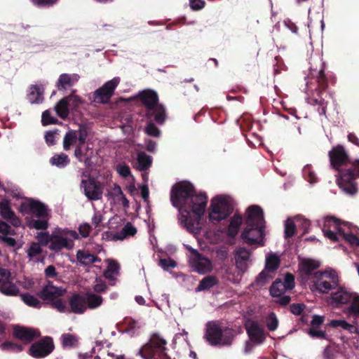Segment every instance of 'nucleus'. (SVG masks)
<instances>
[{"mask_svg":"<svg viewBox=\"0 0 359 359\" xmlns=\"http://www.w3.org/2000/svg\"><path fill=\"white\" fill-rule=\"evenodd\" d=\"M269 273L270 272H268L266 269H264L257 277L255 280V285L261 287L268 283L272 278V276H271ZM254 286L255 283H252L250 285V287Z\"/></svg>","mask_w":359,"mask_h":359,"instance_id":"47","label":"nucleus"},{"mask_svg":"<svg viewBox=\"0 0 359 359\" xmlns=\"http://www.w3.org/2000/svg\"><path fill=\"white\" fill-rule=\"evenodd\" d=\"M266 325L270 331H274L278 326V320L275 313L271 312L266 318Z\"/></svg>","mask_w":359,"mask_h":359,"instance_id":"52","label":"nucleus"},{"mask_svg":"<svg viewBox=\"0 0 359 359\" xmlns=\"http://www.w3.org/2000/svg\"><path fill=\"white\" fill-rule=\"evenodd\" d=\"M320 267L319 262L312 259H303L299 264V269L304 279L309 280L310 276L313 278V271Z\"/></svg>","mask_w":359,"mask_h":359,"instance_id":"19","label":"nucleus"},{"mask_svg":"<svg viewBox=\"0 0 359 359\" xmlns=\"http://www.w3.org/2000/svg\"><path fill=\"white\" fill-rule=\"evenodd\" d=\"M81 189H83L84 195L88 200L98 201L102 197L103 190L100 183L93 178L82 180Z\"/></svg>","mask_w":359,"mask_h":359,"instance_id":"13","label":"nucleus"},{"mask_svg":"<svg viewBox=\"0 0 359 359\" xmlns=\"http://www.w3.org/2000/svg\"><path fill=\"white\" fill-rule=\"evenodd\" d=\"M52 165L59 168H65L69 163V157L67 154L61 153L54 155L50 161Z\"/></svg>","mask_w":359,"mask_h":359,"instance_id":"44","label":"nucleus"},{"mask_svg":"<svg viewBox=\"0 0 359 359\" xmlns=\"http://www.w3.org/2000/svg\"><path fill=\"white\" fill-rule=\"evenodd\" d=\"M78 238L75 231L58 229L52 233V241L48 246L50 250L58 252L63 248L72 249L74 241Z\"/></svg>","mask_w":359,"mask_h":359,"instance_id":"7","label":"nucleus"},{"mask_svg":"<svg viewBox=\"0 0 359 359\" xmlns=\"http://www.w3.org/2000/svg\"><path fill=\"white\" fill-rule=\"evenodd\" d=\"M43 93L42 86H31L27 93V99L31 104H40L43 100Z\"/></svg>","mask_w":359,"mask_h":359,"instance_id":"29","label":"nucleus"},{"mask_svg":"<svg viewBox=\"0 0 359 359\" xmlns=\"http://www.w3.org/2000/svg\"><path fill=\"white\" fill-rule=\"evenodd\" d=\"M193 185L189 182L175 184L172 189L170 199L172 205L179 209H183L195 193Z\"/></svg>","mask_w":359,"mask_h":359,"instance_id":"8","label":"nucleus"},{"mask_svg":"<svg viewBox=\"0 0 359 359\" xmlns=\"http://www.w3.org/2000/svg\"><path fill=\"white\" fill-rule=\"evenodd\" d=\"M116 170L121 177L125 178L130 175L129 166L124 163L117 165Z\"/></svg>","mask_w":359,"mask_h":359,"instance_id":"62","label":"nucleus"},{"mask_svg":"<svg viewBox=\"0 0 359 359\" xmlns=\"http://www.w3.org/2000/svg\"><path fill=\"white\" fill-rule=\"evenodd\" d=\"M330 165L338 171L337 183L346 193L357 191L355 180L359 177V159L351 160L344 146L337 144L329 151Z\"/></svg>","mask_w":359,"mask_h":359,"instance_id":"1","label":"nucleus"},{"mask_svg":"<svg viewBox=\"0 0 359 359\" xmlns=\"http://www.w3.org/2000/svg\"><path fill=\"white\" fill-rule=\"evenodd\" d=\"M77 262L83 266H90L91 264L100 262L101 259L88 251L79 250L76 252Z\"/></svg>","mask_w":359,"mask_h":359,"instance_id":"28","label":"nucleus"},{"mask_svg":"<svg viewBox=\"0 0 359 359\" xmlns=\"http://www.w3.org/2000/svg\"><path fill=\"white\" fill-rule=\"evenodd\" d=\"M30 212L36 217L47 218L48 210L43 203L39 201H31L29 203Z\"/></svg>","mask_w":359,"mask_h":359,"instance_id":"32","label":"nucleus"},{"mask_svg":"<svg viewBox=\"0 0 359 359\" xmlns=\"http://www.w3.org/2000/svg\"><path fill=\"white\" fill-rule=\"evenodd\" d=\"M235 262L236 266L241 271L247 269V250L245 248H239L235 252Z\"/></svg>","mask_w":359,"mask_h":359,"instance_id":"33","label":"nucleus"},{"mask_svg":"<svg viewBox=\"0 0 359 359\" xmlns=\"http://www.w3.org/2000/svg\"><path fill=\"white\" fill-rule=\"evenodd\" d=\"M78 134L79 143L84 144L88 137V130L86 126H79V130H76Z\"/></svg>","mask_w":359,"mask_h":359,"instance_id":"61","label":"nucleus"},{"mask_svg":"<svg viewBox=\"0 0 359 359\" xmlns=\"http://www.w3.org/2000/svg\"><path fill=\"white\" fill-rule=\"evenodd\" d=\"M15 234V231L5 222H0V240L4 244L10 247H14L15 240L11 237Z\"/></svg>","mask_w":359,"mask_h":359,"instance_id":"23","label":"nucleus"},{"mask_svg":"<svg viewBox=\"0 0 359 359\" xmlns=\"http://www.w3.org/2000/svg\"><path fill=\"white\" fill-rule=\"evenodd\" d=\"M350 306L347 308V313L350 316L359 317V295L353 294Z\"/></svg>","mask_w":359,"mask_h":359,"instance_id":"46","label":"nucleus"},{"mask_svg":"<svg viewBox=\"0 0 359 359\" xmlns=\"http://www.w3.org/2000/svg\"><path fill=\"white\" fill-rule=\"evenodd\" d=\"M65 292V290L62 287H55L49 283L39 293V296L43 300L52 302L62 296Z\"/></svg>","mask_w":359,"mask_h":359,"instance_id":"18","label":"nucleus"},{"mask_svg":"<svg viewBox=\"0 0 359 359\" xmlns=\"http://www.w3.org/2000/svg\"><path fill=\"white\" fill-rule=\"evenodd\" d=\"M283 284L287 290H292L295 286L294 276L290 273H287L285 276Z\"/></svg>","mask_w":359,"mask_h":359,"instance_id":"58","label":"nucleus"},{"mask_svg":"<svg viewBox=\"0 0 359 359\" xmlns=\"http://www.w3.org/2000/svg\"><path fill=\"white\" fill-rule=\"evenodd\" d=\"M218 283V280L215 276H209L203 278L199 283L196 287V291H203L208 290L216 285Z\"/></svg>","mask_w":359,"mask_h":359,"instance_id":"41","label":"nucleus"},{"mask_svg":"<svg viewBox=\"0 0 359 359\" xmlns=\"http://www.w3.org/2000/svg\"><path fill=\"white\" fill-rule=\"evenodd\" d=\"M241 223L242 218L239 215H235L231 220L228 229V234L232 237L236 236L238 232L239 227Z\"/></svg>","mask_w":359,"mask_h":359,"instance_id":"45","label":"nucleus"},{"mask_svg":"<svg viewBox=\"0 0 359 359\" xmlns=\"http://www.w3.org/2000/svg\"><path fill=\"white\" fill-rule=\"evenodd\" d=\"M107 196L111 203L114 205H121L126 208L129 207V201L126 197V195L123 194L119 185L116 184H114L108 191Z\"/></svg>","mask_w":359,"mask_h":359,"instance_id":"17","label":"nucleus"},{"mask_svg":"<svg viewBox=\"0 0 359 359\" xmlns=\"http://www.w3.org/2000/svg\"><path fill=\"white\" fill-rule=\"evenodd\" d=\"M339 276L333 269L318 271L313 273V280L311 281L310 288L312 291L320 294H327L339 286Z\"/></svg>","mask_w":359,"mask_h":359,"instance_id":"6","label":"nucleus"},{"mask_svg":"<svg viewBox=\"0 0 359 359\" xmlns=\"http://www.w3.org/2000/svg\"><path fill=\"white\" fill-rule=\"evenodd\" d=\"M207 196L205 194H196V192L191 197L190 201L180 209L179 222L182 226L185 227L190 232H195L197 229L198 223L194 221L190 216V212H192L198 217V219L204 214L206 205Z\"/></svg>","mask_w":359,"mask_h":359,"instance_id":"3","label":"nucleus"},{"mask_svg":"<svg viewBox=\"0 0 359 359\" xmlns=\"http://www.w3.org/2000/svg\"><path fill=\"white\" fill-rule=\"evenodd\" d=\"M167 340L158 332L151 333L148 341L138 351L142 359H175L168 353Z\"/></svg>","mask_w":359,"mask_h":359,"instance_id":"4","label":"nucleus"},{"mask_svg":"<svg viewBox=\"0 0 359 359\" xmlns=\"http://www.w3.org/2000/svg\"><path fill=\"white\" fill-rule=\"evenodd\" d=\"M137 233L136 228L130 223L128 222L122 230L114 235V239L123 240L128 236H133Z\"/></svg>","mask_w":359,"mask_h":359,"instance_id":"38","label":"nucleus"},{"mask_svg":"<svg viewBox=\"0 0 359 359\" xmlns=\"http://www.w3.org/2000/svg\"><path fill=\"white\" fill-rule=\"evenodd\" d=\"M353 294L343 287H339L335 292L331 294V303L336 306L348 304L351 302Z\"/></svg>","mask_w":359,"mask_h":359,"instance_id":"24","label":"nucleus"},{"mask_svg":"<svg viewBox=\"0 0 359 359\" xmlns=\"http://www.w3.org/2000/svg\"><path fill=\"white\" fill-rule=\"evenodd\" d=\"M233 336V330L210 321L205 325L203 338L211 346H227L231 344Z\"/></svg>","mask_w":359,"mask_h":359,"instance_id":"5","label":"nucleus"},{"mask_svg":"<svg viewBox=\"0 0 359 359\" xmlns=\"http://www.w3.org/2000/svg\"><path fill=\"white\" fill-rule=\"evenodd\" d=\"M78 140L77 132L74 130H68L63 138V148L65 151H69L72 146L76 144Z\"/></svg>","mask_w":359,"mask_h":359,"instance_id":"39","label":"nucleus"},{"mask_svg":"<svg viewBox=\"0 0 359 359\" xmlns=\"http://www.w3.org/2000/svg\"><path fill=\"white\" fill-rule=\"evenodd\" d=\"M330 325L332 327H341L342 329L348 330L351 333L354 332L353 330H355V327L353 325L348 323L345 320H332L330 323Z\"/></svg>","mask_w":359,"mask_h":359,"instance_id":"50","label":"nucleus"},{"mask_svg":"<svg viewBox=\"0 0 359 359\" xmlns=\"http://www.w3.org/2000/svg\"><path fill=\"white\" fill-rule=\"evenodd\" d=\"M36 238L40 244L47 245L51 243L52 234H49L48 232H39L37 233Z\"/></svg>","mask_w":359,"mask_h":359,"instance_id":"59","label":"nucleus"},{"mask_svg":"<svg viewBox=\"0 0 359 359\" xmlns=\"http://www.w3.org/2000/svg\"><path fill=\"white\" fill-rule=\"evenodd\" d=\"M119 83V77H114L111 80L106 82L101 88L95 91V101L102 104L108 103L110 100V98L113 95L114 90L118 86Z\"/></svg>","mask_w":359,"mask_h":359,"instance_id":"12","label":"nucleus"},{"mask_svg":"<svg viewBox=\"0 0 359 359\" xmlns=\"http://www.w3.org/2000/svg\"><path fill=\"white\" fill-rule=\"evenodd\" d=\"M62 344L64 347H74L77 345L78 338L73 334L67 333L61 336Z\"/></svg>","mask_w":359,"mask_h":359,"instance_id":"48","label":"nucleus"},{"mask_svg":"<svg viewBox=\"0 0 359 359\" xmlns=\"http://www.w3.org/2000/svg\"><path fill=\"white\" fill-rule=\"evenodd\" d=\"M93 289L97 293H104L107 290V285L100 278H96L93 285Z\"/></svg>","mask_w":359,"mask_h":359,"instance_id":"54","label":"nucleus"},{"mask_svg":"<svg viewBox=\"0 0 359 359\" xmlns=\"http://www.w3.org/2000/svg\"><path fill=\"white\" fill-rule=\"evenodd\" d=\"M287 289L283 284V281L277 278L271 285L269 288L270 294L273 297H280L285 292Z\"/></svg>","mask_w":359,"mask_h":359,"instance_id":"42","label":"nucleus"},{"mask_svg":"<svg viewBox=\"0 0 359 359\" xmlns=\"http://www.w3.org/2000/svg\"><path fill=\"white\" fill-rule=\"evenodd\" d=\"M71 311L74 313H83L86 309V301L85 297L74 294L69 300Z\"/></svg>","mask_w":359,"mask_h":359,"instance_id":"27","label":"nucleus"},{"mask_svg":"<svg viewBox=\"0 0 359 359\" xmlns=\"http://www.w3.org/2000/svg\"><path fill=\"white\" fill-rule=\"evenodd\" d=\"M14 334L22 341L30 342L35 338H38L40 336V332L34 328L17 327L14 330Z\"/></svg>","mask_w":359,"mask_h":359,"instance_id":"22","label":"nucleus"},{"mask_svg":"<svg viewBox=\"0 0 359 359\" xmlns=\"http://www.w3.org/2000/svg\"><path fill=\"white\" fill-rule=\"evenodd\" d=\"M65 100H67V102L69 107L72 108H76L82 103L81 99L74 93L70 95L65 97Z\"/></svg>","mask_w":359,"mask_h":359,"instance_id":"55","label":"nucleus"},{"mask_svg":"<svg viewBox=\"0 0 359 359\" xmlns=\"http://www.w3.org/2000/svg\"><path fill=\"white\" fill-rule=\"evenodd\" d=\"M159 265L164 270H167L169 268H175L176 266V263L174 260L170 259H161L159 260Z\"/></svg>","mask_w":359,"mask_h":359,"instance_id":"64","label":"nucleus"},{"mask_svg":"<svg viewBox=\"0 0 359 359\" xmlns=\"http://www.w3.org/2000/svg\"><path fill=\"white\" fill-rule=\"evenodd\" d=\"M147 114L148 116H154V120L158 123H163L165 119V108L163 105L158 103L155 105L151 111H148Z\"/></svg>","mask_w":359,"mask_h":359,"instance_id":"35","label":"nucleus"},{"mask_svg":"<svg viewBox=\"0 0 359 359\" xmlns=\"http://www.w3.org/2000/svg\"><path fill=\"white\" fill-rule=\"evenodd\" d=\"M266 222L262 208L256 205L248 206V248L263 247L266 243ZM250 251L248 248V259Z\"/></svg>","mask_w":359,"mask_h":359,"instance_id":"2","label":"nucleus"},{"mask_svg":"<svg viewBox=\"0 0 359 359\" xmlns=\"http://www.w3.org/2000/svg\"><path fill=\"white\" fill-rule=\"evenodd\" d=\"M339 229H343L341 222L334 217H327L325 219L323 232L324 236L332 242H337L341 239L338 233Z\"/></svg>","mask_w":359,"mask_h":359,"instance_id":"15","label":"nucleus"},{"mask_svg":"<svg viewBox=\"0 0 359 359\" xmlns=\"http://www.w3.org/2000/svg\"><path fill=\"white\" fill-rule=\"evenodd\" d=\"M189 250L191 254L189 257V262L194 271L200 274H205L212 271V264L208 257L192 248H189Z\"/></svg>","mask_w":359,"mask_h":359,"instance_id":"11","label":"nucleus"},{"mask_svg":"<svg viewBox=\"0 0 359 359\" xmlns=\"http://www.w3.org/2000/svg\"><path fill=\"white\" fill-rule=\"evenodd\" d=\"M0 291L10 296H15L19 292L18 287L13 283L11 272L1 267H0Z\"/></svg>","mask_w":359,"mask_h":359,"instance_id":"16","label":"nucleus"},{"mask_svg":"<svg viewBox=\"0 0 359 359\" xmlns=\"http://www.w3.org/2000/svg\"><path fill=\"white\" fill-rule=\"evenodd\" d=\"M280 258L275 254H270L266 259L265 268L268 272H275L280 266Z\"/></svg>","mask_w":359,"mask_h":359,"instance_id":"40","label":"nucleus"},{"mask_svg":"<svg viewBox=\"0 0 359 359\" xmlns=\"http://www.w3.org/2000/svg\"><path fill=\"white\" fill-rule=\"evenodd\" d=\"M69 105L65 98L60 100L55 106L54 109L58 116L66 118L69 115Z\"/></svg>","mask_w":359,"mask_h":359,"instance_id":"43","label":"nucleus"},{"mask_svg":"<svg viewBox=\"0 0 359 359\" xmlns=\"http://www.w3.org/2000/svg\"><path fill=\"white\" fill-rule=\"evenodd\" d=\"M0 215L4 219L9 222L13 226H20L21 221L16 216L15 212L11 210L10 203L8 201H3L0 202Z\"/></svg>","mask_w":359,"mask_h":359,"instance_id":"20","label":"nucleus"},{"mask_svg":"<svg viewBox=\"0 0 359 359\" xmlns=\"http://www.w3.org/2000/svg\"><path fill=\"white\" fill-rule=\"evenodd\" d=\"M312 62H310V74L312 77L316 78L318 83V95L325 91L328 87L327 78L325 74V65L323 59L320 57L311 58Z\"/></svg>","mask_w":359,"mask_h":359,"instance_id":"10","label":"nucleus"},{"mask_svg":"<svg viewBox=\"0 0 359 359\" xmlns=\"http://www.w3.org/2000/svg\"><path fill=\"white\" fill-rule=\"evenodd\" d=\"M297 231L296 225L292 219H287L285 222L284 237L285 239L294 236Z\"/></svg>","mask_w":359,"mask_h":359,"instance_id":"49","label":"nucleus"},{"mask_svg":"<svg viewBox=\"0 0 359 359\" xmlns=\"http://www.w3.org/2000/svg\"><path fill=\"white\" fill-rule=\"evenodd\" d=\"M87 308L95 309L100 306L103 303L102 297L93 292H86L85 295Z\"/></svg>","mask_w":359,"mask_h":359,"instance_id":"34","label":"nucleus"},{"mask_svg":"<svg viewBox=\"0 0 359 359\" xmlns=\"http://www.w3.org/2000/svg\"><path fill=\"white\" fill-rule=\"evenodd\" d=\"M141 98L148 111H151L155 105L158 104V95L153 90L144 91L141 95Z\"/></svg>","mask_w":359,"mask_h":359,"instance_id":"31","label":"nucleus"},{"mask_svg":"<svg viewBox=\"0 0 359 359\" xmlns=\"http://www.w3.org/2000/svg\"><path fill=\"white\" fill-rule=\"evenodd\" d=\"M126 324L128 326L127 330L128 332H131L133 334H135L142 327V325L140 322L132 318L126 320Z\"/></svg>","mask_w":359,"mask_h":359,"instance_id":"56","label":"nucleus"},{"mask_svg":"<svg viewBox=\"0 0 359 359\" xmlns=\"http://www.w3.org/2000/svg\"><path fill=\"white\" fill-rule=\"evenodd\" d=\"M22 301L28 306H32L34 308H40L41 307V302L38 299L37 297L31 295L29 294H23L21 295Z\"/></svg>","mask_w":359,"mask_h":359,"instance_id":"51","label":"nucleus"},{"mask_svg":"<svg viewBox=\"0 0 359 359\" xmlns=\"http://www.w3.org/2000/svg\"><path fill=\"white\" fill-rule=\"evenodd\" d=\"M107 264L106 269L103 272V276L109 280H114L119 275L120 264L112 259H105Z\"/></svg>","mask_w":359,"mask_h":359,"instance_id":"26","label":"nucleus"},{"mask_svg":"<svg viewBox=\"0 0 359 359\" xmlns=\"http://www.w3.org/2000/svg\"><path fill=\"white\" fill-rule=\"evenodd\" d=\"M79 79V76L76 74H62L60 76L57 82L58 90H66L74 86Z\"/></svg>","mask_w":359,"mask_h":359,"instance_id":"25","label":"nucleus"},{"mask_svg":"<svg viewBox=\"0 0 359 359\" xmlns=\"http://www.w3.org/2000/svg\"><path fill=\"white\" fill-rule=\"evenodd\" d=\"M57 122V118L51 116L50 111L49 110H46L42 113L41 123L43 126L54 124Z\"/></svg>","mask_w":359,"mask_h":359,"instance_id":"57","label":"nucleus"},{"mask_svg":"<svg viewBox=\"0 0 359 359\" xmlns=\"http://www.w3.org/2000/svg\"><path fill=\"white\" fill-rule=\"evenodd\" d=\"M54 348L51 338L45 337L39 341L33 344L29 348V354L36 358H44L48 355Z\"/></svg>","mask_w":359,"mask_h":359,"instance_id":"14","label":"nucleus"},{"mask_svg":"<svg viewBox=\"0 0 359 359\" xmlns=\"http://www.w3.org/2000/svg\"><path fill=\"white\" fill-rule=\"evenodd\" d=\"M346 226V224H344L343 229H338V233H339V236H341V239L344 240L352 246H359V238L352 233L346 231L345 229Z\"/></svg>","mask_w":359,"mask_h":359,"instance_id":"37","label":"nucleus"},{"mask_svg":"<svg viewBox=\"0 0 359 359\" xmlns=\"http://www.w3.org/2000/svg\"><path fill=\"white\" fill-rule=\"evenodd\" d=\"M248 338L256 344H261L265 339L263 330L255 324L248 327Z\"/></svg>","mask_w":359,"mask_h":359,"instance_id":"30","label":"nucleus"},{"mask_svg":"<svg viewBox=\"0 0 359 359\" xmlns=\"http://www.w3.org/2000/svg\"><path fill=\"white\" fill-rule=\"evenodd\" d=\"M137 168L141 171L147 170L151 165L152 158L143 151H140L137 155Z\"/></svg>","mask_w":359,"mask_h":359,"instance_id":"36","label":"nucleus"},{"mask_svg":"<svg viewBox=\"0 0 359 359\" xmlns=\"http://www.w3.org/2000/svg\"><path fill=\"white\" fill-rule=\"evenodd\" d=\"M48 224L47 218H40L39 219H32L29 222V226L36 229H46Z\"/></svg>","mask_w":359,"mask_h":359,"instance_id":"53","label":"nucleus"},{"mask_svg":"<svg viewBox=\"0 0 359 359\" xmlns=\"http://www.w3.org/2000/svg\"><path fill=\"white\" fill-rule=\"evenodd\" d=\"M231 211L229 200L224 196H217L211 201L209 218L211 221L219 222L226 219Z\"/></svg>","mask_w":359,"mask_h":359,"instance_id":"9","label":"nucleus"},{"mask_svg":"<svg viewBox=\"0 0 359 359\" xmlns=\"http://www.w3.org/2000/svg\"><path fill=\"white\" fill-rule=\"evenodd\" d=\"M92 154L93 151L84 144L79 143L74 149V156L86 167L91 165Z\"/></svg>","mask_w":359,"mask_h":359,"instance_id":"21","label":"nucleus"},{"mask_svg":"<svg viewBox=\"0 0 359 359\" xmlns=\"http://www.w3.org/2000/svg\"><path fill=\"white\" fill-rule=\"evenodd\" d=\"M145 132L147 135L154 137H158L160 135L159 129L152 123L147 125Z\"/></svg>","mask_w":359,"mask_h":359,"instance_id":"63","label":"nucleus"},{"mask_svg":"<svg viewBox=\"0 0 359 359\" xmlns=\"http://www.w3.org/2000/svg\"><path fill=\"white\" fill-rule=\"evenodd\" d=\"M1 348L2 350H4V351H14V352H20L22 350V346L10 342V341L3 343L1 345Z\"/></svg>","mask_w":359,"mask_h":359,"instance_id":"60","label":"nucleus"}]
</instances>
